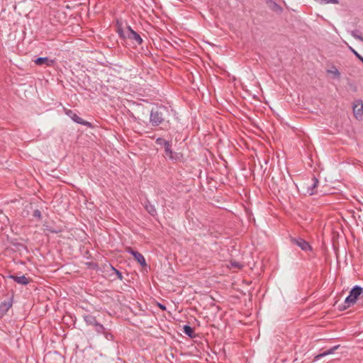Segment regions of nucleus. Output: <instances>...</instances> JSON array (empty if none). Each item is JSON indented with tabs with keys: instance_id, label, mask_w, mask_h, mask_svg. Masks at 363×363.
<instances>
[{
	"instance_id": "nucleus-1",
	"label": "nucleus",
	"mask_w": 363,
	"mask_h": 363,
	"mask_svg": "<svg viewBox=\"0 0 363 363\" xmlns=\"http://www.w3.org/2000/svg\"><path fill=\"white\" fill-rule=\"evenodd\" d=\"M169 116V111L167 107L164 106H160L152 108L150 113V123L152 126H159L164 122L165 128L164 129L168 130L169 128V121L167 120Z\"/></svg>"
},
{
	"instance_id": "nucleus-2",
	"label": "nucleus",
	"mask_w": 363,
	"mask_h": 363,
	"mask_svg": "<svg viewBox=\"0 0 363 363\" xmlns=\"http://www.w3.org/2000/svg\"><path fill=\"white\" fill-rule=\"evenodd\" d=\"M272 181L274 189L278 191H286L288 190L289 184L282 173H279L277 177H272Z\"/></svg>"
},
{
	"instance_id": "nucleus-3",
	"label": "nucleus",
	"mask_w": 363,
	"mask_h": 363,
	"mask_svg": "<svg viewBox=\"0 0 363 363\" xmlns=\"http://www.w3.org/2000/svg\"><path fill=\"white\" fill-rule=\"evenodd\" d=\"M172 144L169 143L164 147V157L174 162H182L183 160V154L181 152H175L172 150Z\"/></svg>"
},
{
	"instance_id": "nucleus-4",
	"label": "nucleus",
	"mask_w": 363,
	"mask_h": 363,
	"mask_svg": "<svg viewBox=\"0 0 363 363\" xmlns=\"http://www.w3.org/2000/svg\"><path fill=\"white\" fill-rule=\"evenodd\" d=\"M361 292H363L362 287L360 286H354L350 291L349 296L345 298V303L354 305L357 300L360 298Z\"/></svg>"
},
{
	"instance_id": "nucleus-5",
	"label": "nucleus",
	"mask_w": 363,
	"mask_h": 363,
	"mask_svg": "<svg viewBox=\"0 0 363 363\" xmlns=\"http://www.w3.org/2000/svg\"><path fill=\"white\" fill-rule=\"evenodd\" d=\"M290 241L291 243L298 246L302 250H303L305 252L312 251V250H313L312 246L308 243V242H307L306 240H305L304 239H303L300 237H298V238L291 237Z\"/></svg>"
},
{
	"instance_id": "nucleus-6",
	"label": "nucleus",
	"mask_w": 363,
	"mask_h": 363,
	"mask_svg": "<svg viewBox=\"0 0 363 363\" xmlns=\"http://www.w3.org/2000/svg\"><path fill=\"white\" fill-rule=\"evenodd\" d=\"M126 38L132 40L137 45H141L143 43V39L140 35L133 30L130 26H126Z\"/></svg>"
},
{
	"instance_id": "nucleus-7",
	"label": "nucleus",
	"mask_w": 363,
	"mask_h": 363,
	"mask_svg": "<svg viewBox=\"0 0 363 363\" xmlns=\"http://www.w3.org/2000/svg\"><path fill=\"white\" fill-rule=\"evenodd\" d=\"M65 113L68 116H69L74 122H76L79 124L89 127V128L92 126V125L90 122L83 120L82 118L78 116L77 114L75 113L74 112H73L72 110L65 109Z\"/></svg>"
},
{
	"instance_id": "nucleus-8",
	"label": "nucleus",
	"mask_w": 363,
	"mask_h": 363,
	"mask_svg": "<svg viewBox=\"0 0 363 363\" xmlns=\"http://www.w3.org/2000/svg\"><path fill=\"white\" fill-rule=\"evenodd\" d=\"M127 252L133 255L134 259L142 266L146 267L147 264L144 256L139 252L134 250L132 247H128Z\"/></svg>"
},
{
	"instance_id": "nucleus-9",
	"label": "nucleus",
	"mask_w": 363,
	"mask_h": 363,
	"mask_svg": "<svg viewBox=\"0 0 363 363\" xmlns=\"http://www.w3.org/2000/svg\"><path fill=\"white\" fill-rule=\"evenodd\" d=\"M6 277L14 280L16 283L21 285H27L30 281V279L26 277L25 275L18 277L16 275L9 274Z\"/></svg>"
},
{
	"instance_id": "nucleus-10",
	"label": "nucleus",
	"mask_w": 363,
	"mask_h": 363,
	"mask_svg": "<svg viewBox=\"0 0 363 363\" xmlns=\"http://www.w3.org/2000/svg\"><path fill=\"white\" fill-rule=\"evenodd\" d=\"M12 298L0 303V318L3 317L7 313L9 309L12 306Z\"/></svg>"
},
{
	"instance_id": "nucleus-11",
	"label": "nucleus",
	"mask_w": 363,
	"mask_h": 363,
	"mask_svg": "<svg viewBox=\"0 0 363 363\" xmlns=\"http://www.w3.org/2000/svg\"><path fill=\"white\" fill-rule=\"evenodd\" d=\"M35 63L37 65L42 66L43 65H45L48 67H52L55 64V60L49 59L47 57H40L35 60Z\"/></svg>"
},
{
	"instance_id": "nucleus-12",
	"label": "nucleus",
	"mask_w": 363,
	"mask_h": 363,
	"mask_svg": "<svg viewBox=\"0 0 363 363\" xmlns=\"http://www.w3.org/2000/svg\"><path fill=\"white\" fill-rule=\"evenodd\" d=\"M318 183H319L318 179L315 176H313L312 184L311 186H308V190H307V192L310 195H313L315 194H317L316 188L318 185Z\"/></svg>"
},
{
	"instance_id": "nucleus-13",
	"label": "nucleus",
	"mask_w": 363,
	"mask_h": 363,
	"mask_svg": "<svg viewBox=\"0 0 363 363\" xmlns=\"http://www.w3.org/2000/svg\"><path fill=\"white\" fill-rule=\"evenodd\" d=\"M183 332L185 333V335H186L187 336H189L191 338H194V337H196V335L194 333V328L188 325H184Z\"/></svg>"
},
{
	"instance_id": "nucleus-14",
	"label": "nucleus",
	"mask_w": 363,
	"mask_h": 363,
	"mask_svg": "<svg viewBox=\"0 0 363 363\" xmlns=\"http://www.w3.org/2000/svg\"><path fill=\"white\" fill-rule=\"evenodd\" d=\"M145 208L151 216H155L157 215L155 206L149 201L145 202Z\"/></svg>"
},
{
	"instance_id": "nucleus-15",
	"label": "nucleus",
	"mask_w": 363,
	"mask_h": 363,
	"mask_svg": "<svg viewBox=\"0 0 363 363\" xmlns=\"http://www.w3.org/2000/svg\"><path fill=\"white\" fill-rule=\"evenodd\" d=\"M84 320L87 325L94 326L98 322L96 317L92 315H86L84 316Z\"/></svg>"
},
{
	"instance_id": "nucleus-16",
	"label": "nucleus",
	"mask_w": 363,
	"mask_h": 363,
	"mask_svg": "<svg viewBox=\"0 0 363 363\" xmlns=\"http://www.w3.org/2000/svg\"><path fill=\"white\" fill-rule=\"evenodd\" d=\"M116 28H117V33H118L119 36L125 39L126 38L125 33H126V29L123 30L122 26V23H121L119 21H116Z\"/></svg>"
},
{
	"instance_id": "nucleus-17",
	"label": "nucleus",
	"mask_w": 363,
	"mask_h": 363,
	"mask_svg": "<svg viewBox=\"0 0 363 363\" xmlns=\"http://www.w3.org/2000/svg\"><path fill=\"white\" fill-rule=\"evenodd\" d=\"M353 111L354 114L362 115L363 113V103L362 101H358V105H354L353 106Z\"/></svg>"
},
{
	"instance_id": "nucleus-18",
	"label": "nucleus",
	"mask_w": 363,
	"mask_h": 363,
	"mask_svg": "<svg viewBox=\"0 0 363 363\" xmlns=\"http://www.w3.org/2000/svg\"><path fill=\"white\" fill-rule=\"evenodd\" d=\"M172 143V140H166L162 138H157L155 140V143L158 145H164V147H167L169 143Z\"/></svg>"
},
{
	"instance_id": "nucleus-19",
	"label": "nucleus",
	"mask_w": 363,
	"mask_h": 363,
	"mask_svg": "<svg viewBox=\"0 0 363 363\" xmlns=\"http://www.w3.org/2000/svg\"><path fill=\"white\" fill-rule=\"evenodd\" d=\"M271 9L278 13H281L283 11L282 7L274 1L272 2Z\"/></svg>"
},
{
	"instance_id": "nucleus-20",
	"label": "nucleus",
	"mask_w": 363,
	"mask_h": 363,
	"mask_svg": "<svg viewBox=\"0 0 363 363\" xmlns=\"http://www.w3.org/2000/svg\"><path fill=\"white\" fill-rule=\"evenodd\" d=\"M338 347H339L338 345L335 346V347H333L330 348V350H327V351L324 352L323 353H322V354H320L317 355V356L315 357V359H319V358H320V357H323V356H325V355H327V354H332V353H333V352H334V351H335V350Z\"/></svg>"
},
{
	"instance_id": "nucleus-21",
	"label": "nucleus",
	"mask_w": 363,
	"mask_h": 363,
	"mask_svg": "<svg viewBox=\"0 0 363 363\" xmlns=\"http://www.w3.org/2000/svg\"><path fill=\"white\" fill-rule=\"evenodd\" d=\"M94 327L98 333H105L106 329L102 324L97 323Z\"/></svg>"
},
{
	"instance_id": "nucleus-22",
	"label": "nucleus",
	"mask_w": 363,
	"mask_h": 363,
	"mask_svg": "<svg viewBox=\"0 0 363 363\" xmlns=\"http://www.w3.org/2000/svg\"><path fill=\"white\" fill-rule=\"evenodd\" d=\"M351 35L356 39H358L363 42V37L360 35L359 30H352V31H351Z\"/></svg>"
},
{
	"instance_id": "nucleus-23",
	"label": "nucleus",
	"mask_w": 363,
	"mask_h": 363,
	"mask_svg": "<svg viewBox=\"0 0 363 363\" xmlns=\"http://www.w3.org/2000/svg\"><path fill=\"white\" fill-rule=\"evenodd\" d=\"M350 50L363 63V57L361 56L351 46H348Z\"/></svg>"
},
{
	"instance_id": "nucleus-24",
	"label": "nucleus",
	"mask_w": 363,
	"mask_h": 363,
	"mask_svg": "<svg viewBox=\"0 0 363 363\" xmlns=\"http://www.w3.org/2000/svg\"><path fill=\"white\" fill-rule=\"evenodd\" d=\"M111 268H112V270L114 272V273L116 274L117 277L120 279V280H123V277L122 275V273L116 269V268H114L113 267L111 266Z\"/></svg>"
},
{
	"instance_id": "nucleus-25",
	"label": "nucleus",
	"mask_w": 363,
	"mask_h": 363,
	"mask_svg": "<svg viewBox=\"0 0 363 363\" xmlns=\"http://www.w3.org/2000/svg\"><path fill=\"white\" fill-rule=\"evenodd\" d=\"M33 216L35 218H37L38 220H41V218H42L41 212L38 209H36L34 211Z\"/></svg>"
},
{
	"instance_id": "nucleus-26",
	"label": "nucleus",
	"mask_w": 363,
	"mask_h": 363,
	"mask_svg": "<svg viewBox=\"0 0 363 363\" xmlns=\"http://www.w3.org/2000/svg\"><path fill=\"white\" fill-rule=\"evenodd\" d=\"M352 305H349L348 303H345V301L343 304L338 306V308H339L340 311H344V310H346L347 308H348L349 307H350Z\"/></svg>"
},
{
	"instance_id": "nucleus-27",
	"label": "nucleus",
	"mask_w": 363,
	"mask_h": 363,
	"mask_svg": "<svg viewBox=\"0 0 363 363\" xmlns=\"http://www.w3.org/2000/svg\"><path fill=\"white\" fill-rule=\"evenodd\" d=\"M46 227V230H48L49 232L50 233H58L60 232V230H56L52 227H50L49 225H45Z\"/></svg>"
},
{
	"instance_id": "nucleus-28",
	"label": "nucleus",
	"mask_w": 363,
	"mask_h": 363,
	"mask_svg": "<svg viewBox=\"0 0 363 363\" xmlns=\"http://www.w3.org/2000/svg\"><path fill=\"white\" fill-rule=\"evenodd\" d=\"M334 68H335V70L333 72H332V71H328V72L333 73V74L335 75V77L339 78L340 77V72H339V70L337 68H335V67H334Z\"/></svg>"
},
{
	"instance_id": "nucleus-29",
	"label": "nucleus",
	"mask_w": 363,
	"mask_h": 363,
	"mask_svg": "<svg viewBox=\"0 0 363 363\" xmlns=\"http://www.w3.org/2000/svg\"><path fill=\"white\" fill-rule=\"evenodd\" d=\"M104 334L107 339H109V337L111 339H113V335L111 333H107L106 330H105V333H104Z\"/></svg>"
},
{
	"instance_id": "nucleus-30",
	"label": "nucleus",
	"mask_w": 363,
	"mask_h": 363,
	"mask_svg": "<svg viewBox=\"0 0 363 363\" xmlns=\"http://www.w3.org/2000/svg\"><path fill=\"white\" fill-rule=\"evenodd\" d=\"M232 265H233V266H234V267H237V268H238V269H240V268H242V264H240V263L236 262H232Z\"/></svg>"
},
{
	"instance_id": "nucleus-31",
	"label": "nucleus",
	"mask_w": 363,
	"mask_h": 363,
	"mask_svg": "<svg viewBox=\"0 0 363 363\" xmlns=\"http://www.w3.org/2000/svg\"><path fill=\"white\" fill-rule=\"evenodd\" d=\"M158 307L163 311L167 310L166 306L162 303H158Z\"/></svg>"
},
{
	"instance_id": "nucleus-32",
	"label": "nucleus",
	"mask_w": 363,
	"mask_h": 363,
	"mask_svg": "<svg viewBox=\"0 0 363 363\" xmlns=\"http://www.w3.org/2000/svg\"><path fill=\"white\" fill-rule=\"evenodd\" d=\"M327 3H333L337 4L339 3L338 0H325Z\"/></svg>"
}]
</instances>
